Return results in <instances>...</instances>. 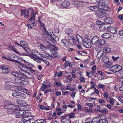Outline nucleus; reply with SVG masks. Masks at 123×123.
Returning <instances> with one entry per match:
<instances>
[{
    "mask_svg": "<svg viewBox=\"0 0 123 123\" xmlns=\"http://www.w3.org/2000/svg\"><path fill=\"white\" fill-rule=\"evenodd\" d=\"M19 72L15 71L12 72V74L15 77H17L18 78H12L10 80L6 82V83L7 85H10V83L16 84L20 85L24 84L25 79L26 76L25 75L26 74V71L21 69Z\"/></svg>",
    "mask_w": 123,
    "mask_h": 123,
    "instance_id": "1",
    "label": "nucleus"
},
{
    "mask_svg": "<svg viewBox=\"0 0 123 123\" xmlns=\"http://www.w3.org/2000/svg\"><path fill=\"white\" fill-rule=\"evenodd\" d=\"M43 28V34L53 42L55 43L58 40V37L53 34L51 29H49L47 31L45 28Z\"/></svg>",
    "mask_w": 123,
    "mask_h": 123,
    "instance_id": "2",
    "label": "nucleus"
},
{
    "mask_svg": "<svg viewBox=\"0 0 123 123\" xmlns=\"http://www.w3.org/2000/svg\"><path fill=\"white\" fill-rule=\"evenodd\" d=\"M12 94L13 97L18 98L25 99L26 98V96L25 94L19 92L13 93Z\"/></svg>",
    "mask_w": 123,
    "mask_h": 123,
    "instance_id": "3",
    "label": "nucleus"
},
{
    "mask_svg": "<svg viewBox=\"0 0 123 123\" xmlns=\"http://www.w3.org/2000/svg\"><path fill=\"white\" fill-rule=\"evenodd\" d=\"M122 68L120 66L118 65H115L112 66L109 69L110 71L116 73L119 72L122 69Z\"/></svg>",
    "mask_w": 123,
    "mask_h": 123,
    "instance_id": "4",
    "label": "nucleus"
},
{
    "mask_svg": "<svg viewBox=\"0 0 123 123\" xmlns=\"http://www.w3.org/2000/svg\"><path fill=\"white\" fill-rule=\"evenodd\" d=\"M68 43L72 46L74 45L77 43V41L73 36H69L68 37Z\"/></svg>",
    "mask_w": 123,
    "mask_h": 123,
    "instance_id": "5",
    "label": "nucleus"
},
{
    "mask_svg": "<svg viewBox=\"0 0 123 123\" xmlns=\"http://www.w3.org/2000/svg\"><path fill=\"white\" fill-rule=\"evenodd\" d=\"M82 43L83 45L86 48H90L92 46L91 40L88 38H85Z\"/></svg>",
    "mask_w": 123,
    "mask_h": 123,
    "instance_id": "6",
    "label": "nucleus"
},
{
    "mask_svg": "<svg viewBox=\"0 0 123 123\" xmlns=\"http://www.w3.org/2000/svg\"><path fill=\"white\" fill-rule=\"evenodd\" d=\"M39 52L36 50H33L32 52L28 54V55L32 59H35V57H38V54L39 55Z\"/></svg>",
    "mask_w": 123,
    "mask_h": 123,
    "instance_id": "7",
    "label": "nucleus"
},
{
    "mask_svg": "<svg viewBox=\"0 0 123 123\" xmlns=\"http://www.w3.org/2000/svg\"><path fill=\"white\" fill-rule=\"evenodd\" d=\"M95 14L97 18H100L104 17L105 15V13L104 12L103 10L102 11V9H100L99 11L95 13Z\"/></svg>",
    "mask_w": 123,
    "mask_h": 123,
    "instance_id": "8",
    "label": "nucleus"
},
{
    "mask_svg": "<svg viewBox=\"0 0 123 123\" xmlns=\"http://www.w3.org/2000/svg\"><path fill=\"white\" fill-rule=\"evenodd\" d=\"M29 15V11L25 9L21 10V15L23 16L25 18H27Z\"/></svg>",
    "mask_w": 123,
    "mask_h": 123,
    "instance_id": "9",
    "label": "nucleus"
},
{
    "mask_svg": "<svg viewBox=\"0 0 123 123\" xmlns=\"http://www.w3.org/2000/svg\"><path fill=\"white\" fill-rule=\"evenodd\" d=\"M0 68L2 69V71L4 74H7L10 71L9 67L6 65L2 66L0 67Z\"/></svg>",
    "mask_w": 123,
    "mask_h": 123,
    "instance_id": "10",
    "label": "nucleus"
},
{
    "mask_svg": "<svg viewBox=\"0 0 123 123\" xmlns=\"http://www.w3.org/2000/svg\"><path fill=\"white\" fill-rule=\"evenodd\" d=\"M61 122L62 123H71V120L69 118H67L65 116H62L60 117Z\"/></svg>",
    "mask_w": 123,
    "mask_h": 123,
    "instance_id": "11",
    "label": "nucleus"
},
{
    "mask_svg": "<svg viewBox=\"0 0 123 123\" xmlns=\"http://www.w3.org/2000/svg\"><path fill=\"white\" fill-rule=\"evenodd\" d=\"M98 4V5L100 6H103L105 5H107L108 2L106 0H96Z\"/></svg>",
    "mask_w": 123,
    "mask_h": 123,
    "instance_id": "12",
    "label": "nucleus"
},
{
    "mask_svg": "<svg viewBox=\"0 0 123 123\" xmlns=\"http://www.w3.org/2000/svg\"><path fill=\"white\" fill-rule=\"evenodd\" d=\"M98 40L99 38L97 36H95L92 39V43L94 45H97L98 44Z\"/></svg>",
    "mask_w": 123,
    "mask_h": 123,
    "instance_id": "13",
    "label": "nucleus"
},
{
    "mask_svg": "<svg viewBox=\"0 0 123 123\" xmlns=\"http://www.w3.org/2000/svg\"><path fill=\"white\" fill-rule=\"evenodd\" d=\"M69 2L68 0H64L62 1L61 3V6L64 8H67L70 5Z\"/></svg>",
    "mask_w": 123,
    "mask_h": 123,
    "instance_id": "14",
    "label": "nucleus"
},
{
    "mask_svg": "<svg viewBox=\"0 0 123 123\" xmlns=\"http://www.w3.org/2000/svg\"><path fill=\"white\" fill-rule=\"evenodd\" d=\"M4 107L5 108L7 109V110L10 109H17L16 106L12 104H8L5 105Z\"/></svg>",
    "mask_w": 123,
    "mask_h": 123,
    "instance_id": "15",
    "label": "nucleus"
},
{
    "mask_svg": "<svg viewBox=\"0 0 123 123\" xmlns=\"http://www.w3.org/2000/svg\"><path fill=\"white\" fill-rule=\"evenodd\" d=\"M18 113L20 114L23 115V116L24 117H25L27 116V113L25 111L23 110H19V111H17L16 112V113Z\"/></svg>",
    "mask_w": 123,
    "mask_h": 123,
    "instance_id": "16",
    "label": "nucleus"
},
{
    "mask_svg": "<svg viewBox=\"0 0 123 123\" xmlns=\"http://www.w3.org/2000/svg\"><path fill=\"white\" fill-rule=\"evenodd\" d=\"M76 37L77 42H78L80 44L82 43L83 40V38L81 37L79 35H76Z\"/></svg>",
    "mask_w": 123,
    "mask_h": 123,
    "instance_id": "17",
    "label": "nucleus"
},
{
    "mask_svg": "<svg viewBox=\"0 0 123 123\" xmlns=\"http://www.w3.org/2000/svg\"><path fill=\"white\" fill-rule=\"evenodd\" d=\"M117 28L115 27H110V31L111 33L113 34H115L117 33Z\"/></svg>",
    "mask_w": 123,
    "mask_h": 123,
    "instance_id": "18",
    "label": "nucleus"
},
{
    "mask_svg": "<svg viewBox=\"0 0 123 123\" xmlns=\"http://www.w3.org/2000/svg\"><path fill=\"white\" fill-rule=\"evenodd\" d=\"M39 55H41V56L44 58L47 59H48L50 56L48 54L44 52L41 53V54H39Z\"/></svg>",
    "mask_w": 123,
    "mask_h": 123,
    "instance_id": "19",
    "label": "nucleus"
},
{
    "mask_svg": "<svg viewBox=\"0 0 123 123\" xmlns=\"http://www.w3.org/2000/svg\"><path fill=\"white\" fill-rule=\"evenodd\" d=\"M105 21L108 24H111L113 23V19L110 18L106 17L105 19Z\"/></svg>",
    "mask_w": 123,
    "mask_h": 123,
    "instance_id": "20",
    "label": "nucleus"
},
{
    "mask_svg": "<svg viewBox=\"0 0 123 123\" xmlns=\"http://www.w3.org/2000/svg\"><path fill=\"white\" fill-rule=\"evenodd\" d=\"M105 43V40L103 39H101L98 40V45L102 46Z\"/></svg>",
    "mask_w": 123,
    "mask_h": 123,
    "instance_id": "21",
    "label": "nucleus"
},
{
    "mask_svg": "<svg viewBox=\"0 0 123 123\" xmlns=\"http://www.w3.org/2000/svg\"><path fill=\"white\" fill-rule=\"evenodd\" d=\"M61 43L65 47H67V43H68V40L66 38H63L61 40Z\"/></svg>",
    "mask_w": 123,
    "mask_h": 123,
    "instance_id": "22",
    "label": "nucleus"
},
{
    "mask_svg": "<svg viewBox=\"0 0 123 123\" xmlns=\"http://www.w3.org/2000/svg\"><path fill=\"white\" fill-rule=\"evenodd\" d=\"M17 103L18 104L21 105L26 106L27 105L26 102L21 100L19 99L17 100Z\"/></svg>",
    "mask_w": 123,
    "mask_h": 123,
    "instance_id": "23",
    "label": "nucleus"
},
{
    "mask_svg": "<svg viewBox=\"0 0 123 123\" xmlns=\"http://www.w3.org/2000/svg\"><path fill=\"white\" fill-rule=\"evenodd\" d=\"M17 109H11L7 110V113L9 114H13L16 113L17 111Z\"/></svg>",
    "mask_w": 123,
    "mask_h": 123,
    "instance_id": "24",
    "label": "nucleus"
},
{
    "mask_svg": "<svg viewBox=\"0 0 123 123\" xmlns=\"http://www.w3.org/2000/svg\"><path fill=\"white\" fill-rule=\"evenodd\" d=\"M63 65L64 67H65L69 66L70 68H71L72 67V64L68 61H66V63H64Z\"/></svg>",
    "mask_w": 123,
    "mask_h": 123,
    "instance_id": "25",
    "label": "nucleus"
},
{
    "mask_svg": "<svg viewBox=\"0 0 123 123\" xmlns=\"http://www.w3.org/2000/svg\"><path fill=\"white\" fill-rule=\"evenodd\" d=\"M50 51L55 57H59V55L56 51H55L52 50H50Z\"/></svg>",
    "mask_w": 123,
    "mask_h": 123,
    "instance_id": "26",
    "label": "nucleus"
},
{
    "mask_svg": "<svg viewBox=\"0 0 123 123\" xmlns=\"http://www.w3.org/2000/svg\"><path fill=\"white\" fill-rule=\"evenodd\" d=\"M48 46H49L52 49H50V50H52L53 51H56L58 50V48L57 46H55L53 45H48Z\"/></svg>",
    "mask_w": 123,
    "mask_h": 123,
    "instance_id": "27",
    "label": "nucleus"
},
{
    "mask_svg": "<svg viewBox=\"0 0 123 123\" xmlns=\"http://www.w3.org/2000/svg\"><path fill=\"white\" fill-rule=\"evenodd\" d=\"M111 36V35L109 33H105L101 35V37L102 38L106 39L109 38Z\"/></svg>",
    "mask_w": 123,
    "mask_h": 123,
    "instance_id": "28",
    "label": "nucleus"
},
{
    "mask_svg": "<svg viewBox=\"0 0 123 123\" xmlns=\"http://www.w3.org/2000/svg\"><path fill=\"white\" fill-rule=\"evenodd\" d=\"M104 52L103 51L100 50L99 51L97 55V58L100 59L101 58Z\"/></svg>",
    "mask_w": 123,
    "mask_h": 123,
    "instance_id": "29",
    "label": "nucleus"
},
{
    "mask_svg": "<svg viewBox=\"0 0 123 123\" xmlns=\"http://www.w3.org/2000/svg\"><path fill=\"white\" fill-rule=\"evenodd\" d=\"M90 10L93 11L98 10V6H91L90 7Z\"/></svg>",
    "mask_w": 123,
    "mask_h": 123,
    "instance_id": "30",
    "label": "nucleus"
},
{
    "mask_svg": "<svg viewBox=\"0 0 123 123\" xmlns=\"http://www.w3.org/2000/svg\"><path fill=\"white\" fill-rule=\"evenodd\" d=\"M108 28V26L105 25H101L99 28L100 30L101 31H104Z\"/></svg>",
    "mask_w": 123,
    "mask_h": 123,
    "instance_id": "31",
    "label": "nucleus"
},
{
    "mask_svg": "<svg viewBox=\"0 0 123 123\" xmlns=\"http://www.w3.org/2000/svg\"><path fill=\"white\" fill-rule=\"evenodd\" d=\"M45 120L40 119H37L33 123H45Z\"/></svg>",
    "mask_w": 123,
    "mask_h": 123,
    "instance_id": "32",
    "label": "nucleus"
},
{
    "mask_svg": "<svg viewBox=\"0 0 123 123\" xmlns=\"http://www.w3.org/2000/svg\"><path fill=\"white\" fill-rule=\"evenodd\" d=\"M100 117H97L94 118L92 120L93 123H97L100 120Z\"/></svg>",
    "mask_w": 123,
    "mask_h": 123,
    "instance_id": "33",
    "label": "nucleus"
},
{
    "mask_svg": "<svg viewBox=\"0 0 123 123\" xmlns=\"http://www.w3.org/2000/svg\"><path fill=\"white\" fill-rule=\"evenodd\" d=\"M107 121L105 118L100 119L97 123H108Z\"/></svg>",
    "mask_w": 123,
    "mask_h": 123,
    "instance_id": "34",
    "label": "nucleus"
},
{
    "mask_svg": "<svg viewBox=\"0 0 123 123\" xmlns=\"http://www.w3.org/2000/svg\"><path fill=\"white\" fill-rule=\"evenodd\" d=\"M65 31L67 35L70 34L73 32V30L69 28L66 29Z\"/></svg>",
    "mask_w": 123,
    "mask_h": 123,
    "instance_id": "35",
    "label": "nucleus"
},
{
    "mask_svg": "<svg viewBox=\"0 0 123 123\" xmlns=\"http://www.w3.org/2000/svg\"><path fill=\"white\" fill-rule=\"evenodd\" d=\"M25 74L27 75V77L29 78L30 79H33L34 78V77L33 75H32L31 74L29 73V72H27L26 71Z\"/></svg>",
    "mask_w": 123,
    "mask_h": 123,
    "instance_id": "36",
    "label": "nucleus"
},
{
    "mask_svg": "<svg viewBox=\"0 0 123 123\" xmlns=\"http://www.w3.org/2000/svg\"><path fill=\"white\" fill-rule=\"evenodd\" d=\"M85 3L86 2L83 1H77V6L79 7L82 5L85 4Z\"/></svg>",
    "mask_w": 123,
    "mask_h": 123,
    "instance_id": "37",
    "label": "nucleus"
},
{
    "mask_svg": "<svg viewBox=\"0 0 123 123\" xmlns=\"http://www.w3.org/2000/svg\"><path fill=\"white\" fill-rule=\"evenodd\" d=\"M34 60L37 62L38 63H40L41 62V60H43V59L41 58H40L38 57H38H35V59H33Z\"/></svg>",
    "mask_w": 123,
    "mask_h": 123,
    "instance_id": "38",
    "label": "nucleus"
},
{
    "mask_svg": "<svg viewBox=\"0 0 123 123\" xmlns=\"http://www.w3.org/2000/svg\"><path fill=\"white\" fill-rule=\"evenodd\" d=\"M103 60L104 63L107 62V61H109L108 57L106 56H103Z\"/></svg>",
    "mask_w": 123,
    "mask_h": 123,
    "instance_id": "39",
    "label": "nucleus"
},
{
    "mask_svg": "<svg viewBox=\"0 0 123 123\" xmlns=\"http://www.w3.org/2000/svg\"><path fill=\"white\" fill-rule=\"evenodd\" d=\"M54 84L55 85H56L57 87H60L62 85L61 83L60 82L55 81L54 82Z\"/></svg>",
    "mask_w": 123,
    "mask_h": 123,
    "instance_id": "40",
    "label": "nucleus"
},
{
    "mask_svg": "<svg viewBox=\"0 0 123 123\" xmlns=\"http://www.w3.org/2000/svg\"><path fill=\"white\" fill-rule=\"evenodd\" d=\"M100 112L104 113H108V112L107 109L104 108L102 109L101 110Z\"/></svg>",
    "mask_w": 123,
    "mask_h": 123,
    "instance_id": "41",
    "label": "nucleus"
},
{
    "mask_svg": "<svg viewBox=\"0 0 123 123\" xmlns=\"http://www.w3.org/2000/svg\"><path fill=\"white\" fill-rule=\"evenodd\" d=\"M111 50V49L110 48L107 47L105 48L104 49V51L106 53L109 52Z\"/></svg>",
    "mask_w": 123,
    "mask_h": 123,
    "instance_id": "42",
    "label": "nucleus"
},
{
    "mask_svg": "<svg viewBox=\"0 0 123 123\" xmlns=\"http://www.w3.org/2000/svg\"><path fill=\"white\" fill-rule=\"evenodd\" d=\"M24 50L27 52V53H29L30 51L29 49L27 47H23Z\"/></svg>",
    "mask_w": 123,
    "mask_h": 123,
    "instance_id": "43",
    "label": "nucleus"
},
{
    "mask_svg": "<svg viewBox=\"0 0 123 123\" xmlns=\"http://www.w3.org/2000/svg\"><path fill=\"white\" fill-rule=\"evenodd\" d=\"M39 47L43 51L44 50L46 49L45 46L43 44H40Z\"/></svg>",
    "mask_w": 123,
    "mask_h": 123,
    "instance_id": "44",
    "label": "nucleus"
},
{
    "mask_svg": "<svg viewBox=\"0 0 123 123\" xmlns=\"http://www.w3.org/2000/svg\"><path fill=\"white\" fill-rule=\"evenodd\" d=\"M47 85H42L41 89L42 91H43L45 89L47 88Z\"/></svg>",
    "mask_w": 123,
    "mask_h": 123,
    "instance_id": "45",
    "label": "nucleus"
},
{
    "mask_svg": "<svg viewBox=\"0 0 123 123\" xmlns=\"http://www.w3.org/2000/svg\"><path fill=\"white\" fill-rule=\"evenodd\" d=\"M26 65L29 67H34V66L32 64L28 62L26 63Z\"/></svg>",
    "mask_w": 123,
    "mask_h": 123,
    "instance_id": "46",
    "label": "nucleus"
},
{
    "mask_svg": "<svg viewBox=\"0 0 123 123\" xmlns=\"http://www.w3.org/2000/svg\"><path fill=\"white\" fill-rule=\"evenodd\" d=\"M40 27H41V29H42L43 31V28H45L44 27V24L43 23H42V22L40 23Z\"/></svg>",
    "mask_w": 123,
    "mask_h": 123,
    "instance_id": "47",
    "label": "nucleus"
},
{
    "mask_svg": "<svg viewBox=\"0 0 123 123\" xmlns=\"http://www.w3.org/2000/svg\"><path fill=\"white\" fill-rule=\"evenodd\" d=\"M17 113V114H16V118H18L23 117V115H21L19 113Z\"/></svg>",
    "mask_w": 123,
    "mask_h": 123,
    "instance_id": "48",
    "label": "nucleus"
},
{
    "mask_svg": "<svg viewBox=\"0 0 123 123\" xmlns=\"http://www.w3.org/2000/svg\"><path fill=\"white\" fill-rule=\"evenodd\" d=\"M105 86L104 85H101V84H99L98 85V89L99 88H102L103 87H104Z\"/></svg>",
    "mask_w": 123,
    "mask_h": 123,
    "instance_id": "49",
    "label": "nucleus"
},
{
    "mask_svg": "<svg viewBox=\"0 0 123 123\" xmlns=\"http://www.w3.org/2000/svg\"><path fill=\"white\" fill-rule=\"evenodd\" d=\"M75 114L73 113H70L69 115V117L70 118H74L75 117Z\"/></svg>",
    "mask_w": 123,
    "mask_h": 123,
    "instance_id": "50",
    "label": "nucleus"
},
{
    "mask_svg": "<svg viewBox=\"0 0 123 123\" xmlns=\"http://www.w3.org/2000/svg\"><path fill=\"white\" fill-rule=\"evenodd\" d=\"M105 63V64L106 67L107 68H108L111 65L110 62H109V61H107V62Z\"/></svg>",
    "mask_w": 123,
    "mask_h": 123,
    "instance_id": "51",
    "label": "nucleus"
},
{
    "mask_svg": "<svg viewBox=\"0 0 123 123\" xmlns=\"http://www.w3.org/2000/svg\"><path fill=\"white\" fill-rule=\"evenodd\" d=\"M61 0H50V1L51 3L52 4H53L54 3L56 2L57 1H61Z\"/></svg>",
    "mask_w": 123,
    "mask_h": 123,
    "instance_id": "52",
    "label": "nucleus"
},
{
    "mask_svg": "<svg viewBox=\"0 0 123 123\" xmlns=\"http://www.w3.org/2000/svg\"><path fill=\"white\" fill-rule=\"evenodd\" d=\"M54 31L56 33H59V29L58 28H55L54 29Z\"/></svg>",
    "mask_w": 123,
    "mask_h": 123,
    "instance_id": "53",
    "label": "nucleus"
},
{
    "mask_svg": "<svg viewBox=\"0 0 123 123\" xmlns=\"http://www.w3.org/2000/svg\"><path fill=\"white\" fill-rule=\"evenodd\" d=\"M16 90L19 91H22L23 90V88L21 86H18L17 87Z\"/></svg>",
    "mask_w": 123,
    "mask_h": 123,
    "instance_id": "54",
    "label": "nucleus"
},
{
    "mask_svg": "<svg viewBox=\"0 0 123 123\" xmlns=\"http://www.w3.org/2000/svg\"><path fill=\"white\" fill-rule=\"evenodd\" d=\"M66 78L68 79L70 81H72L73 80V79L71 78V76L70 75H68Z\"/></svg>",
    "mask_w": 123,
    "mask_h": 123,
    "instance_id": "55",
    "label": "nucleus"
},
{
    "mask_svg": "<svg viewBox=\"0 0 123 123\" xmlns=\"http://www.w3.org/2000/svg\"><path fill=\"white\" fill-rule=\"evenodd\" d=\"M112 58L113 60L114 61H116L119 58V57L117 56L116 57H114V56H112Z\"/></svg>",
    "mask_w": 123,
    "mask_h": 123,
    "instance_id": "56",
    "label": "nucleus"
},
{
    "mask_svg": "<svg viewBox=\"0 0 123 123\" xmlns=\"http://www.w3.org/2000/svg\"><path fill=\"white\" fill-rule=\"evenodd\" d=\"M111 9L110 8H108V9L106 7H105L104 8H103V9H102V10L103 11V10L104 12L105 10L107 11H109Z\"/></svg>",
    "mask_w": 123,
    "mask_h": 123,
    "instance_id": "57",
    "label": "nucleus"
},
{
    "mask_svg": "<svg viewBox=\"0 0 123 123\" xmlns=\"http://www.w3.org/2000/svg\"><path fill=\"white\" fill-rule=\"evenodd\" d=\"M12 51H13L14 52H15L17 54H18L19 53L18 52L17 50L14 48H12Z\"/></svg>",
    "mask_w": 123,
    "mask_h": 123,
    "instance_id": "58",
    "label": "nucleus"
},
{
    "mask_svg": "<svg viewBox=\"0 0 123 123\" xmlns=\"http://www.w3.org/2000/svg\"><path fill=\"white\" fill-rule=\"evenodd\" d=\"M36 13V12H35V13H34L33 12H32L31 15V17L35 19V15Z\"/></svg>",
    "mask_w": 123,
    "mask_h": 123,
    "instance_id": "59",
    "label": "nucleus"
},
{
    "mask_svg": "<svg viewBox=\"0 0 123 123\" xmlns=\"http://www.w3.org/2000/svg\"><path fill=\"white\" fill-rule=\"evenodd\" d=\"M110 103L111 105H113L114 104V101L113 99L112 98H111L110 99Z\"/></svg>",
    "mask_w": 123,
    "mask_h": 123,
    "instance_id": "60",
    "label": "nucleus"
},
{
    "mask_svg": "<svg viewBox=\"0 0 123 123\" xmlns=\"http://www.w3.org/2000/svg\"><path fill=\"white\" fill-rule=\"evenodd\" d=\"M28 119L27 118L25 119V118H22L21 119V122L22 123H25L27 120Z\"/></svg>",
    "mask_w": 123,
    "mask_h": 123,
    "instance_id": "61",
    "label": "nucleus"
},
{
    "mask_svg": "<svg viewBox=\"0 0 123 123\" xmlns=\"http://www.w3.org/2000/svg\"><path fill=\"white\" fill-rule=\"evenodd\" d=\"M111 116L112 117H114L116 118H118V116H117V114H112L111 115Z\"/></svg>",
    "mask_w": 123,
    "mask_h": 123,
    "instance_id": "62",
    "label": "nucleus"
},
{
    "mask_svg": "<svg viewBox=\"0 0 123 123\" xmlns=\"http://www.w3.org/2000/svg\"><path fill=\"white\" fill-rule=\"evenodd\" d=\"M95 111L97 112H100L101 110L99 108L97 107L95 109Z\"/></svg>",
    "mask_w": 123,
    "mask_h": 123,
    "instance_id": "63",
    "label": "nucleus"
},
{
    "mask_svg": "<svg viewBox=\"0 0 123 123\" xmlns=\"http://www.w3.org/2000/svg\"><path fill=\"white\" fill-rule=\"evenodd\" d=\"M118 34L120 36H123V30L119 31L118 32Z\"/></svg>",
    "mask_w": 123,
    "mask_h": 123,
    "instance_id": "64",
    "label": "nucleus"
}]
</instances>
